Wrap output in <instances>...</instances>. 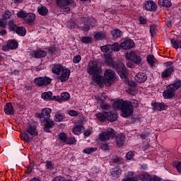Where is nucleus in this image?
Wrapping results in <instances>:
<instances>
[{
	"label": "nucleus",
	"mask_w": 181,
	"mask_h": 181,
	"mask_svg": "<svg viewBox=\"0 0 181 181\" xmlns=\"http://www.w3.org/2000/svg\"><path fill=\"white\" fill-rule=\"evenodd\" d=\"M87 71L90 76H92L93 81H95L98 86L105 84L107 87L111 86V81L115 78V72L111 69H107L104 73V76L101 75V68L98 67L97 62L91 61L88 66Z\"/></svg>",
	"instance_id": "nucleus-1"
},
{
	"label": "nucleus",
	"mask_w": 181,
	"mask_h": 181,
	"mask_svg": "<svg viewBox=\"0 0 181 181\" xmlns=\"http://www.w3.org/2000/svg\"><path fill=\"white\" fill-rule=\"evenodd\" d=\"M114 110H121L122 115L124 118L127 117H131L132 112H134V109L131 107V105L128 101H124L123 100H119L114 103L113 104Z\"/></svg>",
	"instance_id": "nucleus-2"
},
{
	"label": "nucleus",
	"mask_w": 181,
	"mask_h": 181,
	"mask_svg": "<svg viewBox=\"0 0 181 181\" xmlns=\"http://www.w3.org/2000/svg\"><path fill=\"white\" fill-rule=\"evenodd\" d=\"M181 87V81H176L168 86H167V90L163 93V95L165 100H170L175 95V91L179 90Z\"/></svg>",
	"instance_id": "nucleus-3"
},
{
	"label": "nucleus",
	"mask_w": 181,
	"mask_h": 181,
	"mask_svg": "<svg viewBox=\"0 0 181 181\" xmlns=\"http://www.w3.org/2000/svg\"><path fill=\"white\" fill-rule=\"evenodd\" d=\"M115 68L117 71V73L121 78L124 80L125 83H128L131 87H135V83L129 82L128 78H127V69H125V65H124V64L119 62L115 66Z\"/></svg>",
	"instance_id": "nucleus-4"
},
{
	"label": "nucleus",
	"mask_w": 181,
	"mask_h": 181,
	"mask_svg": "<svg viewBox=\"0 0 181 181\" xmlns=\"http://www.w3.org/2000/svg\"><path fill=\"white\" fill-rule=\"evenodd\" d=\"M35 136H37V129L34 126H29L23 132V140L25 142H30Z\"/></svg>",
	"instance_id": "nucleus-5"
},
{
	"label": "nucleus",
	"mask_w": 181,
	"mask_h": 181,
	"mask_svg": "<svg viewBox=\"0 0 181 181\" xmlns=\"http://www.w3.org/2000/svg\"><path fill=\"white\" fill-rule=\"evenodd\" d=\"M126 59L130 60V62H132L134 64H141V63H142V58H141L136 51H131L129 53L127 54Z\"/></svg>",
	"instance_id": "nucleus-6"
},
{
	"label": "nucleus",
	"mask_w": 181,
	"mask_h": 181,
	"mask_svg": "<svg viewBox=\"0 0 181 181\" xmlns=\"http://www.w3.org/2000/svg\"><path fill=\"white\" fill-rule=\"evenodd\" d=\"M115 135V131L111 128H107L105 132H101L99 134V139L103 142L105 141H109L110 138H112Z\"/></svg>",
	"instance_id": "nucleus-7"
},
{
	"label": "nucleus",
	"mask_w": 181,
	"mask_h": 181,
	"mask_svg": "<svg viewBox=\"0 0 181 181\" xmlns=\"http://www.w3.org/2000/svg\"><path fill=\"white\" fill-rule=\"evenodd\" d=\"M50 114H52V109L49 107L42 109L40 115L41 122H46V121H49V118H51Z\"/></svg>",
	"instance_id": "nucleus-8"
},
{
	"label": "nucleus",
	"mask_w": 181,
	"mask_h": 181,
	"mask_svg": "<svg viewBox=\"0 0 181 181\" xmlns=\"http://www.w3.org/2000/svg\"><path fill=\"white\" fill-rule=\"evenodd\" d=\"M52 83V78L45 76L40 77L35 79V83L38 87H43V86H49Z\"/></svg>",
	"instance_id": "nucleus-9"
},
{
	"label": "nucleus",
	"mask_w": 181,
	"mask_h": 181,
	"mask_svg": "<svg viewBox=\"0 0 181 181\" xmlns=\"http://www.w3.org/2000/svg\"><path fill=\"white\" fill-rule=\"evenodd\" d=\"M120 47L124 50H128L129 49H132L133 47H135V44L134 43V41L132 40L126 39L122 42L120 43Z\"/></svg>",
	"instance_id": "nucleus-10"
},
{
	"label": "nucleus",
	"mask_w": 181,
	"mask_h": 181,
	"mask_svg": "<svg viewBox=\"0 0 181 181\" xmlns=\"http://www.w3.org/2000/svg\"><path fill=\"white\" fill-rule=\"evenodd\" d=\"M70 70L69 69H62V74L59 77L61 83H66V81L69 80V78L70 77Z\"/></svg>",
	"instance_id": "nucleus-11"
},
{
	"label": "nucleus",
	"mask_w": 181,
	"mask_h": 181,
	"mask_svg": "<svg viewBox=\"0 0 181 181\" xmlns=\"http://www.w3.org/2000/svg\"><path fill=\"white\" fill-rule=\"evenodd\" d=\"M175 71V66H168L161 73L162 78H168L172 76V73Z\"/></svg>",
	"instance_id": "nucleus-12"
},
{
	"label": "nucleus",
	"mask_w": 181,
	"mask_h": 181,
	"mask_svg": "<svg viewBox=\"0 0 181 181\" xmlns=\"http://www.w3.org/2000/svg\"><path fill=\"white\" fill-rule=\"evenodd\" d=\"M56 4L59 8H64L67 5L74 4V0H57Z\"/></svg>",
	"instance_id": "nucleus-13"
},
{
	"label": "nucleus",
	"mask_w": 181,
	"mask_h": 181,
	"mask_svg": "<svg viewBox=\"0 0 181 181\" xmlns=\"http://www.w3.org/2000/svg\"><path fill=\"white\" fill-rule=\"evenodd\" d=\"M153 110H158V111H162L168 110V105L163 103H152Z\"/></svg>",
	"instance_id": "nucleus-14"
},
{
	"label": "nucleus",
	"mask_w": 181,
	"mask_h": 181,
	"mask_svg": "<svg viewBox=\"0 0 181 181\" xmlns=\"http://www.w3.org/2000/svg\"><path fill=\"white\" fill-rule=\"evenodd\" d=\"M47 55V52L45 50H38V51H34L32 52L33 57H35V59H40L42 57H46Z\"/></svg>",
	"instance_id": "nucleus-15"
},
{
	"label": "nucleus",
	"mask_w": 181,
	"mask_h": 181,
	"mask_svg": "<svg viewBox=\"0 0 181 181\" xmlns=\"http://www.w3.org/2000/svg\"><path fill=\"white\" fill-rule=\"evenodd\" d=\"M145 8L146 11L154 12V11H156L157 6H156V4H155L153 1H148L145 4Z\"/></svg>",
	"instance_id": "nucleus-16"
},
{
	"label": "nucleus",
	"mask_w": 181,
	"mask_h": 181,
	"mask_svg": "<svg viewBox=\"0 0 181 181\" xmlns=\"http://www.w3.org/2000/svg\"><path fill=\"white\" fill-rule=\"evenodd\" d=\"M146 74L144 73H139L134 77L135 81H136V83H145V81H146Z\"/></svg>",
	"instance_id": "nucleus-17"
},
{
	"label": "nucleus",
	"mask_w": 181,
	"mask_h": 181,
	"mask_svg": "<svg viewBox=\"0 0 181 181\" xmlns=\"http://www.w3.org/2000/svg\"><path fill=\"white\" fill-rule=\"evenodd\" d=\"M36 19V15L33 13H27V15L25 16V18L24 19V21L26 23H33L35 22V20Z\"/></svg>",
	"instance_id": "nucleus-18"
},
{
	"label": "nucleus",
	"mask_w": 181,
	"mask_h": 181,
	"mask_svg": "<svg viewBox=\"0 0 181 181\" xmlns=\"http://www.w3.org/2000/svg\"><path fill=\"white\" fill-rule=\"evenodd\" d=\"M4 112L7 115H13V114L15 112V110H13V107L12 106V103H6L4 106Z\"/></svg>",
	"instance_id": "nucleus-19"
},
{
	"label": "nucleus",
	"mask_w": 181,
	"mask_h": 181,
	"mask_svg": "<svg viewBox=\"0 0 181 181\" xmlns=\"http://www.w3.org/2000/svg\"><path fill=\"white\" fill-rule=\"evenodd\" d=\"M52 96L53 93H52V91L44 92L41 94V98H42L44 101H49L50 100H53V98H52Z\"/></svg>",
	"instance_id": "nucleus-20"
},
{
	"label": "nucleus",
	"mask_w": 181,
	"mask_h": 181,
	"mask_svg": "<svg viewBox=\"0 0 181 181\" xmlns=\"http://www.w3.org/2000/svg\"><path fill=\"white\" fill-rule=\"evenodd\" d=\"M122 172V170H121V169H119V168L113 169L111 171L112 179H113V180L118 179V177H119V176H121Z\"/></svg>",
	"instance_id": "nucleus-21"
},
{
	"label": "nucleus",
	"mask_w": 181,
	"mask_h": 181,
	"mask_svg": "<svg viewBox=\"0 0 181 181\" xmlns=\"http://www.w3.org/2000/svg\"><path fill=\"white\" fill-rule=\"evenodd\" d=\"M7 46L10 50H13L18 47V42L15 40H10L7 42Z\"/></svg>",
	"instance_id": "nucleus-22"
},
{
	"label": "nucleus",
	"mask_w": 181,
	"mask_h": 181,
	"mask_svg": "<svg viewBox=\"0 0 181 181\" xmlns=\"http://www.w3.org/2000/svg\"><path fill=\"white\" fill-rule=\"evenodd\" d=\"M45 124L44 125V131L45 132H49L50 131V128H53V127L54 126V123L53 122V121H45Z\"/></svg>",
	"instance_id": "nucleus-23"
},
{
	"label": "nucleus",
	"mask_w": 181,
	"mask_h": 181,
	"mask_svg": "<svg viewBox=\"0 0 181 181\" xmlns=\"http://www.w3.org/2000/svg\"><path fill=\"white\" fill-rule=\"evenodd\" d=\"M124 139H125V136L122 134H119L117 136V145L119 146V148L122 146L124 144Z\"/></svg>",
	"instance_id": "nucleus-24"
},
{
	"label": "nucleus",
	"mask_w": 181,
	"mask_h": 181,
	"mask_svg": "<svg viewBox=\"0 0 181 181\" xmlns=\"http://www.w3.org/2000/svg\"><path fill=\"white\" fill-rule=\"evenodd\" d=\"M64 119V114L60 112H57L54 117V120L56 122H62V121H63Z\"/></svg>",
	"instance_id": "nucleus-25"
},
{
	"label": "nucleus",
	"mask_w": 181,
	"mask_h": 181,
	"mask_svg": "<svg viewBox=\"0 0 181 181\" xmlns=\"http://www.w3.org/2000/svg\"><path fill=\"white\" fill-rule=\"evenodd\" d=\"M117 118H118V115L117 114H114L111 112H107V119L110 122H114V121H117Z\"/></svg>",
	"instance_id": "nucleus-26"
},
{
	"label": "nucleus",
	"mask_w": 181,
	"mask_h": 181,
	"mask_svg": "<svg viewBox=\"0 0 181 181\" xmlns=\"http://www.w3.org/2000/svg\"><path fill=\"white\" fill-rule=\"evenodd\" d=\"M170 43L174 49H181V40H175V39H171Z\"/></svg>",
	"instance_id": "nucleus-27"
},
{
	"label": "nucleus",
	"mask_w": 181,
	"mask_h": 181,
	"mask_svg": "<svg viewBox=\"0 0 181 181\" xmlns=\"http://www.w3.org/2000/svg\"><path fill=\"white\" fill-rule=\"evenodd\" d=\"M107 112H102L98 113L96 115V117L100 121V122H104V121L107 119Z\"/></svg>",
	"instance_id": "nucleus-28"
},
{
	"label": "nucleus",
	"mask_w": 181,
	"mask_h": 181,
	"mask_svg": "<svg viewBox=\"0 0 181 181\" xmlns=\"http://www.w3.org/2000/svg\"><path fill=\"white\" fill-rule=\"evenodd\" d=\"M62 70H63V68H62V65L60 64L54 65L52 67V73H54V74H57V76L60 74Z\"/></svg>",
	"instance_id": "nucleus-29"
},
{
	"label": "nucleus",
	"mask_w": 181,
	"mask_h": 181,
	"mask_svg": "<svg viewBox=\"0 0 181 181\" xmlns=\"http://www.w3.org/2000/svg\"><path fill=\"white\" fill-rule=\"evenodd\" d=\"M37 12L38 13H40V15L45 16L47 15V13H49V9H47L46 6H42L38 7Z\"/></svg>",
	"instance_id": "nucleus-30"
},
{
	"label": "nucleus",
	"mask_w": 181,
	"mask_h": 181,
	"mask_svg": "<svg viewBox=\"0 0 181 181\" xmlns=\"http://www.w3.org/2000/svg\"><path fill=\"white\" fill-rule=\"evenodd\" d=\"M139 179H140L141 181H149L151 179V175H149L148 173H144L139 175Z\"/></svg>",
	"instance_id": "nucleus-31"
},
{
	"label": "nucleus",
	"mask_w": 181,
	"mask_h": 181,
	"mask_svg": "<svg viewBox=\"0 0 181 181\" xmlns=\"http://www.w3.org/2000/svg\"><path fill=\"white\" fill-rule=\"evenodd\" d=\"M146 59H147V62L150 66H153L158 63V60H156V59H155V57H153V55H148L146 57Z\"/></svg>",
	"instance_id": "nucleus-32"
},
{
	"label": "nucleus",
	"mask_w": 181,
	"mask_h": 181,
	"mask_svg": "<svg viewBox=\"0 0 181 181\" xmlns=\"http://www.w3.org/2000/svg\"><path fill=\"white\" fill-rule=\"evenodd\" d=\"M16 33L19 36H25V35H26V28L23 27H18L16 30Z\"/></svg>",
	"instance_id": "nucleus-33"
},
{
	"label": "nucleus",
	"mask_w": 181,
	"mask_h": 181,
	"mask_svg": "<svg viewBox=\"0 0 181 181\" xmlns=\"http://www.w3.org/2000/svg\"><path fill=\"white\" fill-rule=\"evenodd\" d=\"M113 39H118V37H121L122 35V32L119 29L113 30L111 32Z\"/></svg>",
	"instance_id": "nucleus-34"
},
{
	"label": "nucleus",
	"mask_w": 181,
	"mask_h": 181,
	"mask_svg": "<svg viewBox=\"0 0 181 181\" xmlns=\"http://www.w3.org/2000/svg\"><path fill=\"white\" fill-rule=\"evenodd\" d=\"M83 21L85 23H88L90 26H94V25H95V19L93 18H88L87 17H83Z\"/></svg>",
	"instance_id": "nucleus-35"
},
{
	"label": "nucleus",
	"mask_w": 181,
	"mask_h": 181,
	"mask_svg": "<svg viewBox=\"0 0 181 181\" xmlns=\"http://www.w3.org/2000/svg\"><path fill=\"white\" fill-rule=\"evenodd\" d=\"M83 131V126L82 125H78L73 128L72 132L75 135H80L81 134V132Z\"/></svg>",
	"instance_id": "nucleus-36"
},
{
	"label": "nucleus",
	"mask_w": 181,
	"mask_h": 181,
	"mask_svg": "<svg viewBox=\"0 0 181 181\" xmlns=\"http://www.w3.org/2000/svg\"><path fill=\"white\" fill-rule=\"evenodd\" d=\"M159 4L161 6H164L165 8H170V6H172V2L169 0H160Z\"/></svg>",
	"instance_id": "nucleus-37"
},
{
	"label": "nucleus",
	"mask_w": 181,
	"mask_h": 181,
	"mask_svg": "<svg viewBox=\"0 0 181 181\" xmlns=\"http://www.w3.org/2000/svg\"><path fill=\"white\" fill-rule=\"evenodd\" d=\"M18 18H21V19H23L25 21L26 18V15H28V13L25 11L20 10L16 13Z\"/></svg>",
	"instance_id": "nucleus-38"
},
{
	"label": "nucleus",
	"mask_w": 181,
	"mask_h": 181,
	"mask_svg": "<svg viewBox=\"0 0 181 181\" xmlns=\"http://www.w3.org/2000/svg\"><path fill=\"white\" fill-rule=\"evenodd\" d=\"M95 98L98 103L100 101H101L103 103V101H104V100H105L106 96H105V93H103V94L99 93L95 96Z\"/></svg>",
	"instance_id": "nucleus-39"
},
{
	"label": "nucleus",
	"mask_w": 181,
	"mask_h": 181,
	"mask_svg": "<svg viewBox=\"0 0 181 181\" xmlns=\"http://www.w3.org/2000/svg\"><path fill=\"white\" fill-rule=\"evenodd\" d=\"M58 138L59 139H60L62 142H63L64 144H66L67 141V134L66 133H60L58 135Z\"/></svg>",
	"instance_id": "nucleus-40"
},
{
	"label": "nucleus",
	"mask_w": 181,
	"mask_h": 181,
	"mask_svg": "<svg viewBox=\"0 0 181 181\" xmlns=\"http://www.w3.org/2000/svg\"><path fill=\"white\" fill-rule=\"evenodd\" d=\"M100 49L103 53H110L111 52V45H107L105 46L100 47Z\"/></svg>",
	"instance_id": "nucleus-41"
},
{
	"label": "nucleus",
	"mask_w": 181,
	"mask_h": 181,
	"mask_svg": "<svg viewBox=\"0 0 181 181\" xmlns=\"http://www.w3.org/2000/svg\"><path fill=\"white\" fill-rule=\"evenodd\" d=\"M97 151V148L88 147L83 150V153H87L89 155L90 153H93V152H95Z\"/></svg>",
	"instance_id": "nucleus-42"
},
{
	"label": "nucleus",
	"mask_w": 181,
	"mask_h": 181,
	"mask_svg": "<svg viewBox=\"0 0 181 181\" xmlns=\"http://www.w3.org/2000/svg\"><path fill=\"white\" fill-rule=\"evenodd\" d=\"M61 99L62 101H68L70 100V94L67 92H64L61 94Z\"/></svg>",
	"instance_id": "nucleus-43"
},
{
	"label": "nucleus",
	"mask_w": 181,
	"mask_h": 181,
	"mask_svg": "<svg viewBox=\"0 0 181 181\" xmlns=\"http://www.w3.org/2000/svg\"><path fill=\"white\" fill-rule=\"evenodd\" d=\"M121 49V45H118V43H114L110 47V50H113V52H119Z\"/></svg>",
	"instance_id": "nucleus-44"
},
{
	"label": "nucleus",
	"mask_w": 181,
	"mask_h": 181,
	"mask_svg": "<svg viewBox=\"0 0 181 181\" xmlns=\"http://www.w3.org/2000/svg\"><path fill=\"white\" fill-rule=\"evenodd\" d=\"M106 36L107 34L103 32L95 34V38H96L98 40H100V39H104Z\"/></svg>",
	"instance_id": "nucleus-45"
},
{
	"label": "nucleus",
	"mask_w": 181,
	"mask_h": 181,
	"mask_svg": "<svg viewBox=\"0 0 181 181\" xmlns=\"http://www.w3.org/2000/svg\"><path fill=\"white\" fill-rule=\"evenodd\" d=\"M76 142H77V141H76V139L74 137H70L69 139H66V141L65 142V144H66L67 145H74L76 144Z\"/></svg>",
	"instance_id": "nucleus-46"
},
{
	"label": "nucleus",
	"mask_w": 181,
	"mask_h": 181,
	"mask_svg": "<svg viewBox=\"0 0 181 181\" xmlns=\"http://www.w3.org/2000/svg\"><path fill=\"white\" fill-rule=\"evenodd\" d=\"M11 16H12V13L8 10L6 11L5 13L2 15V18L4 19V21L10 19Z\"/></svg>",
	"instance_id": "nucleus-47"
},
{
	"label": "nucleus",
	"mask_w": 181,
	"mask_h": 181,
	"mask_svg": "<svg viewBox=\"0 0 181 181\" xmlns=\"http://www.w3.org/2000/svg\"><path fill=\"white\" fill-rule=\"evenodd\" d=\"M8 28H9L10 30H13V32H15V30H16V24H15V23H13V21H12V20L9 21Z\"/></svg>",
	"instance_id": "nucleus-48"
},
{
	"label": "nucleus",
	"mask_w": 181,
	"mask_h": 181,
	"mask_svg": "<svg viewBox=\"0 0 181 181\" xmlns=\"http://www.w3.org/2000/svg\"><path fill=\"white\" fill-rule=\"evenodd\" d=\"M46 168L49 169V170H53V169H54V164H53L52 161H47Z\"/></svg>",
	"instance_id": "nucleus-49"
},
{
	"label": "nucleus",
	"mask_w": 181,
	"mask_h": 181,
	"mask_svg": "<svg viewBox=\"0 0 181 181\" xmlns=\"http://www.w3.org/2000/svg\"><path fill=\"white\" fill-rule=\"evenodd\" d=\"M128 103L130 105V107H132H132H134L135 108H136V107L139 105V103L136 100H132L130 102H128Z\"/></svg>",
	"instance_id": "nucleus-50"
},
{
	"label": "nucleus",
	"mask_w": 181,
	"mask_h": 181,
	"mask_svg": "<svg viewBox=\"0 0 181 181\" xmlns=\"http://www.w3.org/2000/svg\"><path fill=\"white\" fill-rule=\"evenodd\" d=\"M139 23L140 25H146L148 23V20H146V18L140 16L139 18Z\"/></svg>",
	"instance_id": "nucleus-51"
},
{
	"label": "nucleus",
	"mask_w": 181,
	"mask_h": 181,
	"mask_svg": "<svg viewBox=\"0 0 181 181\" xmlns=\"http://www.w3.org/2000/svg\"><path fill=\"white\" fill-rule=\"evenodd\" d=\"M82 43L87 44L91 43V37H83L81 39Z\"/></svg>",
	"instance_id": "nucleus-52"
},
{
	"label": "nucleus",
	"mask_w": 181,
	"mask_h": 181,
	"mask_svg": "<svg viewBox=\"0 0 181 181\" xmlns=\"http://www.w3.org/2000/svg\"><path fill=\"white\" fill-rule=\"evenodd\" d=\"M52 181H71L69 179H66L62 177V176H57L56 177H54Z\"/></svg>",
	"instance_id": "nucleus-53"
},
{
	"label": "nucleus",
	"mask_w": 181,
	"mask_h": 181,
	"mask_svg": "<svg viewBox=\"0 0 181 181\" xmlns=\"http://www.w3.org/2000/svg\"><path fill=\"white\" fill-rule=\"evenodd\" d=\"M73 62L74 63H75V64H78V63H80V62H81V56L76 55L74 57Z\"/></svg>",
	"instance_id": "nucleus-54"
},
{
	"label": "nucleus",
	"mask_w": 181,
	"mask_h": 181,
	"mask_svg": "<svg viewBox=\"0 0 181 181\" xmlns=\"http://www.w3.org/2000/svg\"><path fill=\"white\" fill-rule=\"evenodd\" d=\"M68 114L70 117H77L78 115V112L74 110H69Z\"/></svg>",
	"instance_id": "nucleus-55"
},
{
	"label": "nucleus",
	"mask_w": 181,
	"mask_h": 181,
	"mask_svg": "<svg viewBox=\"0 0 181 181\" xmlns=\"http://www.w3.org/2000/svg\"><path fill=\"white\" fill-rule=\"evenodd\" d=\"M113 162L117 163V165H121L124 162V160L122 158H113Z\"/></svg>",
	"instance_id": "nucleus-56"
},
{
	"label": "nucleus",
	"mask_w": 181,
	"mask_h": 181,
	"mask_svg": "<svg viewBox=\"0 0 181 181\" xmlns=\"http://www.w3.org/2000/svg\"><path fill=\"white\" fill-rule=\"evenodd\" d=\"M126 158L127 159V160H131L132 159L134 158V153H132V151L128 152L126 154Z\"/></svg>",
	"instance_id": "nucleus-57"
},
{
	"label": "nucleus",
	"mask_w": 181,
	"mask_h": 181,
	"mask_svg": "<svg viewBox=\"0 0 181 181\" xmlns=\"http://www.w3.org/2000/svg\"><path fill=\"white\" fill-rule=\"evenodd\" d=\"M8 25V22L5 20H0V27L5 29Z\"/></svg>",
	"instance_id": "nucleus-58"
},
{
	"label": "nucleus",
	"mask_w": 181,
	"mask_h": 181,
	"mask_svg": "<svg viewBox=\"0 0 181 181\" xmlns=\"http://www.w3.org/2000/svg\"><path fill=\"white\" fill-rule=\"evenodd\" d=\"M102 110H110L111 106L109 104L103 103L100 105Z\"/></svg>",
	"instance_id": "nucleus-59"
},
{
	"label": "nucleus",
	"mask_w": 181,
	"mask_h": 181,
	"mask_svg": "<svg viewBox=\"0 0 181 181\" xmlns=\"http://www.w3.org/2000/svg\"><path fill=\"white\" fill-rule=\"evenodd\" d=\"M67 27L69 28V29H76V28L77 27V25H76L75 23H69L68 25H67Z\"/></svg>",
	"instance_id": "nucleus-60"
},
{
	"label": "nucleus",
	"mask_w": 181,
	"mask_h": 181,
	"mask_svg": "<svg viewBox=\"0 0 181 181\" xmlns=\"http://www.w3.org/2000/svg\"><path fill=\"white\" fill-rule=\"evenodd\" d=\"M150 33H151V36H153L155 35V33H156V32L155 31V26L151 25L150 27Z\"/></svg>",
	"instance_id": "nucleus-61"
},
{
	"label": "nucleus",
	"mask_w": 181,
	"mask_h": 181,
	"mask_svg": "<svg viewBox=\"0 0 181 181\" xmlns=\"http://www.w3.org/2000/svg\"><path fill=\"white\" fill-rule=\"evenodd\" d=\"M82 30H84V32H88V30H90V25H84L82 26Z\"/></svg>",
	"instance_id": "nucleus-62"
},
{
	"label": "nucleus",
	"mask_w": 181,
	"mask_h": 181,
	"mask_svg": "<svg viewBox=\"0 0 181 181\" xmlns=\"http://www.w3.org/2000/svg\"><path fill=\"white\" fill-rule=\"evenodd\" d=\"M176 169L178 170L179 173H181V161L177 163Z\"/></svg>",
	"instance_id": "nucleus-63"
},
{
	"label": "nucleus",
	"mask_w": 181,
	"mask_h": 181,
	"mask_svg": "<svg viewBox=\"0 0 181 181\" xmlns=\"http://www.w3.org/2000/svg\"><path fill=\"white\" fill-rule=\"evenodd\" d=\"M83 135L85 136H90V135H91V130L85 131V132L83 133Z\"/></svg>",
	"instance_id": "nucleus-64"
}]
</instances>
